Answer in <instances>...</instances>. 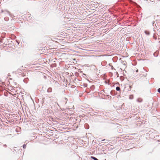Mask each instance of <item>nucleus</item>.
<instances>
[{
    "label": "nucleus",
    "mask_w": 160,
    "mask_h": 160,
    "mask_svg": "<svg viewBox=\"0 0 160 160\" xmlns=\"http://www.w3.org/2000/svg\"><path fill=\"white\" fill-rule=\"evenodd\" d=\"M110 93L112 95H115L117 94V92L115 90H112L110 92Z\"/></svg>",
    "instance_id": "1"
},
{
    "label": "nucleus",
    "mask_w": 160,
    "mask_h": 160,
    "mask_svg": "<svg viewBox=\"0 0 160 160\" xmlns=\"http://www.w3.org/2000/svg\"><path fill=\"white\" fill-rule=\"evenodd\" d=\"M28 78H26L23 79V82L26 83H27L28 81Z\"/></svg>",
    "instance_id": "2"
},
{
    "label": "nucleus",
    "mask_w": 160,
    "mask_h": 160,
    "mask_svg": "<svg viewBox=\"0 0 160 160\" xmlns=\"http://www.w3.org/2000/svg\"><path fill=\"white\" fill-rule=\"evenodd\" d=\"M84 127L86 129H88L89 128V126L87 123H85L84 124Z\"/></svg>",
    "instance_id": "3"
},
{
    "label": "nucleus",
    "mask_w": 160,
    "mask_h": 160,
    "mask_svg": "<svg viewBox=\"0 0 160 160\" xmlns=\"http://www.w3.org/2000/svg\"><path fill=\"white\" fill-rule=\"evenodd\" d=\"M144 32L146 35H149L150 34L149 31L148 30H145L144 31Z\"/></svg>",
    "instance_id": "4"
},
{
    "label": "nucleus",
    "mask_w": 160,
    "mask_h": 160,
    "mask_svg": "<svg viewBox=\"0 0 160 160\" xmlns=\"http://www.w3.org/2000/svg\"><path fill=\"white\" fill-rule=\"evenodd\" d=\"M142 99L141 98H138L137 99V101L139 102H142Z\"/></svg>",
    "instance_id": "5"
},
{
    "label": "nucleus",
    "mask_w": 160,
    "mask_h": 160,
    "mask_svg": "<svg viewBox=\"0 0 160 160\" xmlns=\"http://www.w3.org/2000/svg\"><path fill=\"white\" fill-rule=\"evenodd\" d=\"M156 34V33H154L153 36V38L155 40L157 39V36Z\"/></svg>",
    "instance_id": "6"
},
{
    "label": "nucleus",
    "mask_w": 160,
    "mask_h": 160,
    "mask_svg": "<svg viewBox=\"0 0 160 160\" xmlns=\"http://www.w3.org/2000/svg\"><path fill=\"white\" fill-rule=\"evenodd\" d=\"M52 91V89L51 88H49L47 90V92H51Z\"/></svg>",
    "instance_id": "7"
},
{
    "label": "nucleus",
    "mask_w": 160,
    "mask_h": 160,
    "mask_svg": "<svg viewBox=\"0 0 160 160\" xmlns=\"http://www.w3.org/2000/svg\"><path fill=\"white\" fill-rule=\"evenodd\" d=\"M116 90L117 91H120L121 89L119 87H116Z\"/></svg>",
    "instance_id": "8"
},
{
    "label": "nucleus",
    "mask_w": 160,
    "mask_h": 160,
    "mask_svg": "<svg viewBox=\"0 0 160 160\" xmlns=\"http://www.w3.org/2000/svg\"><path fill=\"white\" fill-rule=\"evenodd\" d=\"M9 18L8 17H5V18H4V20L5 21H8V20H9Z\"/></svg>",
    "instance_id": "9"
},
{
    "label": "nucleus",
    "mask_w": 160,
    "mask_h": 160,
    "mask_svg": "<svg viewBox=\"0 0 160 160\" xmlns=\"http://www.w3.org/2000/svg\"><path fill=\"white\" fill-rule=\"evenodd\" d=\"M147 75V73H146L145 74H143L142 75V76H141V78L142 77H143L144 78H145L146 79V75Z\"/></svg>",
    "instance_id": "10"
},
{
    "label": "nucleus",
    "mask_w": 160,
    "mask_h": 160,
    "mask_svg": "<svg viewBox=\"0 0 160 160\" xmlns=\"http://www.w3.org/2000/svg\"><path fill=\"white\" fill-rule=\"evenodd\" d=\"M95 88L94 86H92L91 87V89L92 90H93Z\"/></svg>",
    "instance_id": "11"
},
{
    "label": "nucleus",
    "mask_w": 160,
    "mask_h": 160,
    "mask_svg": "<svg viewBox=\"0 0 160 160\" xmlns=\"http://www.w3.org/2000/svg\"><path fill=\"white\" fill-rule=\"evenodd\" d=\"M133 98V95H131L129 97V98L130 99H132Z\"/></svg>",
    "instance_id": "12"
},
{
    "label": "nucleus",
    "mask_w": 160,
    "mask_h": 160,
    "mask_svg": "<svg viewBox=\"0 0 160 160\" xmlns=\"http://www.w3.org/2000/svg\"><path fill=\"white\" fill-rule=\"evenodd\" d=\"M26 147V144H24L23 145V148H25Z\"/></svg>",
    "instance_id": "13"
},
{
    "label": "nucleus",
    "mask_w": 160,
    "mask_h": 160,
    "mask_svg": "<svg viewBox=\"0 0 160 160\" xmlns=\"http://www.w3.org/2000/svg\"><path fill=\"white\" fill-rule=\"evenodd\" d=\"M153 32H154V33H156V30H155V27H154V28H153Z\"/></svg>",
    "instance_id": "14"
},
{
    "label": "nucleus",
    "mask_w": 160,
    "mask_h": 160,
    "mask_svg": "<svg viewBox=\"0 0 160 160\" xmlns=\"http://www.w3.org/2000/svg\"><path fill=\"white\" fill-rule=\"evenodd\" d=\"M158 92L160 93V88L158 89Z\"/></svg>",
    "instance_id": "15"
},
{
    "label": "nucleus",
    "mask_w": 160,
    "mask_h": 160,
    "mask_svg": "<svg viewBox=\"0 0 160 160\" xmlns=\"http://www.w3.org/2000/svg\"><path fill=\"white\" fill-rule=\"evenodd\" d=\"M65 99L66 100V103H65V104H66V103H67V101L68 100V99H67V98H65Z\"/></svg>",
    "instance_id": "16"
},
{
    "label": "nucleus",
    "mask_w": 160,
    "mask_h": 160,
    "mask_svg": "<svg viewBox=\"0 0 160 160\" xmlns=\"http://www.w3.org/2000/svg\"><path fill=\"white\" fill-rule=\"evenodd\" d=\"M2 39H2L1 40H0V42H2Z\"/></svg>",
    "instance_id": "17"
},
{
    "label": "nucleus",
    "mask_w": 160,
    "mask_h": 160,
    "mask_svg": "<svg viewBox=\"0 0 160 160\" xmlns=\"http://www.w3.org/2000/svg\"><path fill=\"white\" fill-rule=\"evenodd\" d=\"M3 147H7V146L6 144H4L3 146Z\"/></svg>",
    "instance_id": "18"
},
{
    "label": "nucleus",
    "mask_w": 160,
    "mask_h": 160,
    "mask_svg": "<svg viewBox=\"0 0 160 160\" xmlns=\"http://www.w3.org/2000/svg\"><path fill=\"white\" fill-rule=\"evenodd\" d=\"M5 34V33H3L2 34V36H4V35Z\"/></svg>",
    "instance_id": "19"
},
{
    "label": "nucleus",
    "mask_w": 160,
    "mask_h": 160,
    "mask_svg": "<svg viewBox=\"0 0 160 160\" xmlns=\"http://www.w3.org/2000/svg\"><path fill=\"white\" fill-rule=\"evenodd\" d=\"M105 91H105V90H103V92H104L105 93L107 94H108Z\"/></svg>",
    "instance_id": "20"
},
{
    "label": "nucleus",
    "mask_w": 160,
    "mask_h": 160,
    "mask_svg": "<svg viewBox=\"0 0 160 160\" xmlns=\"http://www.w3.org/2000/svg\"><path fill=\"white\" fill-rule=\"evenodd\" d=\"M154 23H155L154 21H153V22H152V25H153H153H154Z\"/></svg>",
    "instance_id": "21"
},
{
    "label": "nucleus",
    "mask_w": 160,
    "mask_h": 160,
    "mask_svg": "<svg viewBox=\"0 0 160 160\" xmlns=\"http://www.w3.org/2000/svg\"><path fill=\"white\" fill-rule=\"evenodd\" d=\"M110 99H111V98H112V97H111V96H110Z\"/></svg>",
    "instance_id": "22"
},
{
    "label": "nucleus",
    "mask_w": 160,
    "mask_h": 160,
    "mask_svg": "<svg viewBox=\"0 0 160 160\" xmlns=\"http://www.w3.org/2000/svg\"><path fill=\"white\" fill-rule=\"evenodd\" d=\"M87 84H86V85H85V87H87Z\"/></svg>",
    "instance_id": "23"
},
{
    "label": "nucleus",
    "mask_w": 160,
    "mask_h": 160,
    "mask_svg": "<svg viewBox=\"0 0 160 160\" xmlns=\"http://www.w3.org/2000/svg\"><path fill=\"white\" fill-rule=\"evenodd\" d=\"M138 70H136V72H138Z\"/></svg>",
    "instance_id": "24"
},
{
    "label": "nucleus",
    "mask_w": 160,
    "mask_h": 160,
    "mask_svg": "<svg viewBox=\"0 0 160 160\" xmlns=\"http://www.w3.org/2000/svg\"><path fill=\"white\" fill-rule=\"evenodd\" d=\"M2 12H3V10H2Z\"/></svg>",
    "instance_id": "25"
},
{
    "label": "nucleus",
    "mask_w": 160,
    "mask_h": 160,
    "mask_svg": "<svg viewBox=\"0 0 160 160\" xmlns=\"http://www.w3.org/2000/svg\"><path fill=\"white\" fill-rule=\"evenodd\" d=\"M104 140H105V139H104V140H102V141H104Z\"/></svg>",
    "instance_id": "26"
},
{
    "label": "nucleus",
    "mask_w": 160,
    "mask_h": 160,
    "mask_svg": "<svg viewBox=\"0 0 160 160\" xmlns=\"http://www.w3.org/2000/svg\"><path fill=\"white\" fill-rule=\"evenodd\" d=\"M109 96V95H107V96H108H108Z\"/></svg>",
    "instance_id": "27"
},
{
    "label": "nucleus",
    "mask_w": 160,
    "mask_h": 160,
    "mask_svg": "<svg viewBox=\"0 0 160 160\" xmlns=\"http://www.w3.org/2000/svg\"><path fill=\"white\" fill-rule=\"evenodd\" d=\"M4 37L3 36V38H4Z\"/></svg>",
    "instance_id": "28"
}]
</instances>
